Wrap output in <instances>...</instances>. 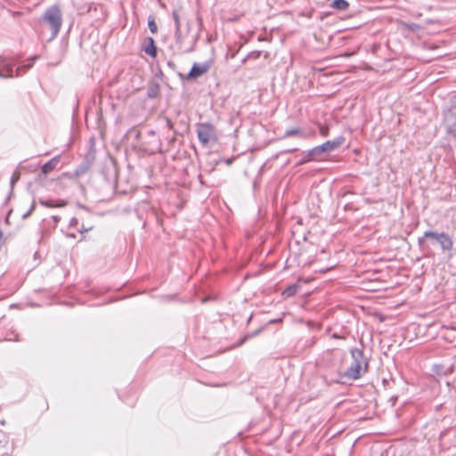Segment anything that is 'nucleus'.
<instances>
[{
	"mask_svg": "<svg viewBox=\"0 0 456 456\" xmlns=\"http://www.w3.org/2000/svg\"><path fill=\"white\" fill-rule=\"evenodd\" d=\"M352 362L346 370L344 376L351 379H360L368 370V361L364 356L363 351L358 348H353L350 351Z\"/></svg>",
	"mask_w": 456,
	"mask_h": 456,
	"instance_id": "nucleus-1",
	"label": "nucleus"
},
{
	"mask_svg": "<svg viewBox=\"0 0 456 456\" xmlns=\"http://www.w3.org/2000/svg\"><path fill=\"white\" fill-rule=\"evenodd\" d=\"M345 137L340 135L336 137L334 140L327 141L322 145L316 146L309 150L306 153L305 158L301 159L299 164H303L310 160L315 159L317 157L321 156L324 152H330L337 150L345 142Z\"/></svg>",
	"mask_w": 456,
	"mask_h": 456,
	"instance_id": "nucleus-2",
	"label": "nucleus"
},
{
	"mask_svg": "<svg viewBox=\"0 0 456 456\" xmlns=\"http://www.w3.org/2000/svg\"><path fill=\"white\" fill-rule=\"evenodd\" d=\"M32 61L16 67L12 59L0 58V77H20L25 74L31 67Z\"/></svg>",
	"mask_w": 456,
	"mask_h": 456,
	"instance_id": "nucleus-3",
	"label": "nucleus"
},
{
	"mask_svg": "<svg viewBox=\"0 0 456 456\" xmlns=\"http://www.w3.org/2000/svg\"><path fill=\"white\" fill-rule=\"evenodd\" d=\"M43 20L50 27L52 38H55L62 25V13L59 6L53 5L45 10Z\"/></svg>",
	"mask_w": 456,
	"mask_h": 456,
	"instance_id": "nucleus-4",
	"label": "nucleus"
},
{
	"mask_svg": "<svg viewBox=\"0 0 456 456\" xmlns=\"http://www.w3.org/2000/svg\"><path fill=\"white\" fill-rule=\"evenodd\" d=\"M197 134L200 143L203 146H207L210 142H215L217 139L216 129L209 122L198 124Z\"/></svg>",
	"mask_w": 456,
	"mask_h": 456,
	"instance_id": "nucleus-5",
	"label": "nucleus"
},
{
	"mask_svg": "<svg viewBox=\"0 0 456 456\" xmlns=\"http://www.w3.org/2000/svg\"><path fill=\"white\" fill-rule=\"evenodd\" d=\"M293 136H297L304 140L313 139L316 136V132L313 128L305 129L300 126H297L287 129L284 132L282 138H289Z\"/></svg>",
	"mask_w": 456,
	"mask_h": 456,
	"instance_id": "nucleus-6",
	"label": "nucleus"
},
{
	"mask_svg": "<svg viewBox=\"0 0 456 456\" xmlns=\"http://www.w3.org/2000/svg\"><path fill=\"white\" fill-rule=\"evenodd\" d=\"M444 123L446 132L456 137V106L450 108L444 112Z\"/></svg>",
	"mask_w": 456,
	"mask_h": 456,
	"instance_id": "nucleus-7",
	"label": "nucleus"
},
{
	"mask_svg": "<svg viewBox=\"0 0 456 456\" xmlns=\"http://www.w3.org/2000/svg\"><path fill=\"white\" fill-rule=\"evenodd\" d=\"M213 61H207L202 63H194L187 75L188 79H196L207 73L212 67Z\"/></svg>",
	"mask_w": 456,
	"mask_h": 456,
	"instance_id": "nucleus-8",
	"label": "nucleus"
},
{
	"mask_svg": "<svg viewBox=\"0 0 456 456\" xmlns=\"http://www.w3.org/2000/svg\"><path fill=\"white\" fill-rule=\"evenodd\" d=\"M172 17L175 21V37L177 44H181L183 40L182 33H181V22L178 10H174L172 12Z\"/></svg>",
	"mask_w": 456,
	"mask_h": 456,
	"instance_id": "nucleus-9",
	"label": "nucleus"
},
{
	"mask_svg": "<svg viewBox=\"0 0 456 456\" xmlns=\"http://www.w3.org/2000/svg\"><path fill=\"white\" fill-rule=\"evenodd\" d=\"M441 248L444 250H452L453 248V241L452 238L444 232L440 233L439 240H437Z\"/></svg>",
	"mask_w": 456,
	"mask_h": 456,
	"instance_id": "nucleus-10",
	"label": "nucleus"
},
{
	"mask_svg": "<svg viewBox=\"0 0 456 456\" xmlns=\"http://www.w3.org/2000/svg\"><path fill=\"white\" fill-rule=\"evenodd\" d=\"M142 50L147 53L148 55L151 57H156L157 55V47L155 45L154 39L151 37H147L145 39V45L142 47Z\"/></svg>",
	"mask_w": 456,
	"mask_h": 456,
	"instance_id": "nucleus-11",
	"label": "nucleus"
},
{
	"mask_svg": "<svg viewBox=\"0 0 456 456\" xmlns=\"http://www.w3.org/2000/svg\"><path fill=\"white\" fill-rule=\"evenodd\" d=\"M59 162H60V157L53 158L52 159H50L48 162H46L45 164H44L42 166V168H41L42 173L45 175L51 173L53 169H55V167H57Z\"/></svg>",
	"mask_w": 456,
	"mask_h": 456,
	"instance_id": "nucleus-12",
	"label": "nucleus"
},
{
	"mask_svg": "<svg viewBox=\"0 0 456 456\" xmlns=\"http://www.w3.org/2000/svg\"><path fill=\"white\" fill-rule=\"evenodd\" d=\"M330 6L339 11H345L348 8L349 4L346 0H334Z\"/></svg>",
	"mask_w": 456,
	"mask_h": 456,
	"instance_id": "nucleus-13",
	"label": "nucleus"
},
{
	"mask_svg": "<svg viewBox=\"0 0 456 456\" xmlns=\"http://www.w3.org/2000/svg\"><path fill=\"white\" fill-rule=\"evenodd\" d=\"M297 285H290L283 291V295L286 297H292L297 292Z\"/></svg>",
	"mask_w": 456,
	"mask_h": 456,
	"instance_id": "nucleus-14",
	"label": "nucleus"
},
{
	"mask_svg": "<svg viewBox=\"0 0 456 456\" xmlns=\"http://www.w3.org/2000/svg\"><path fill=\"white\" fill-rule=\"evenodd\" d=\"M148 27L152 34H156L158 32V26L152 17H150L148 20Z\"/></svg>",
	"mask_w": 456,
	"mask_h": 456,
	"instance_id": "nucleus-15",
	"label": "nucleus"
},
{
	"mask_svg": "<svg viewBox=\"0 0 456 456\" xmlns=\"http://www.w3.org/2000/svg\"><path fill=\"white\" fill-rule=\"evenodd\" d=\"M262 54V52L261 51H252L251 53H249L247 57L242 61V62H246L248 60H250V59H258Z\"/></svg>",
	"mask_w": 456,
	"mask_h": 456,
	"instance_id": "nucleus-16",
	"label": "nucleus"
},
{
	"mask_svg": "<svg viewBox=\"0 0 456 456\" xmlns=\"http://www.w3.org/2000/svg\"><path fill=\"white\" fill-rule=\"evenodd\" d=\"M40 203L45 207L53 208V207H61L64 206L65 203L62 202L61 204H53L52 200H40Z\"/></svg>",
	"mask_w": 456,
	"mask_h": 456,
	"instance_id": "nucleus-17",
	"label": "nucleus"
},
{
	"mask_svg": "<svg viewBox=\"0 0 456 456\" xmlns=\"http://www.w3.org/2000/svg\"><path fill=\"white\" fill-rule=\"evenodd\" d=\"M439 235H440V233H437V232H432V231H427L424 233V238H433V239H436L437 240H439Z\"/></svg>",
	"mask_w": 456,
	"mask_h": 456,
	"instance_id": "nucleus-18",
	"label": "nucleus"
},
{
	"mask_svg": "<svg viewBox=\"0 0 456 456\" xmlns=\"http://www.w3.org/2000/svg\"><path fill=\"white\" fill-rule=\"evenodd\" d=\"M319 131H320V134L323 137H326L328 136L329 134V127L327 126H322L321 125L320 127H319Z\"/></svg>",
	"mask_w": 456,
	"mask_h": 456,
	"instance_id": "nucleus-19",
	"label": "nucleus"
},
{
	"mask_svg": "<svg viewBox=\"0 0 456 456\" xmlns=\"http://www.w3.org/2000/svg\"><path fill=\"white\" fill-rule=\"evenodd\" d=\"M34 208H35V203H33V204L31 205L30 209H29L26 214H24V216H24V217L28 216L32 213V211L34 210Z\"/></svg>",
	"mask_w": 456,
	"mask_h": 456,
	"instance_id": "nucleus-20",
	"label": "nucleus"
},
{
	"mask_svg": "<svg viewBox=\"0 0 456 456\" xmlns=\"http://www.w3.org/2000/svg\"><path fill=\"white\" fill-rule=\"evenodd\" d=\"M18 179L19 175L14 174L12 177V183H14Z\"/></svg>",
	"mask_w": 456,
	"mask_h": 456,
	"instance_id": "nucleus-21",
	"label": "nucleus"
},
{
	"mask_svg": "<svg viewBox=\"0 0 456 456\" xmlns=\"http://www.w3.org/2000/svg\"><path fill=\"white\" fill-rule=\"evenodd\" d=\"M91 229H92L91 227H89V228L82 227V228L80 229V232H81V233H83V232H87V231H89V230H91Z\"/></svg>",
	"mask_w": 456,
	"mask_h": 456,
	"instance_id": "nucleus-22",
	"label": "nucleus"
},
{
	"mask_svg": "<svg viewBox=\"0 0 456 456\" xmlns=\"http://www.w3.org/2000/svg\"><path fill=\"white\" fill-rule=\"evenodd\" d=\"M77 220L76 218H72L70 221V225H75V224H77Z\"/></svg>",
	"mask_w": 456,
	"mask_h": 456,
	"instance_id": "nucleus-23",
	"label": "nucleus"
},
{
	"mask_svg": "<svg viewBox=\"0 0 456 456\" xmlns=\"http://www.w3.org/2000/svg\"><path fill=\"white\" fill-rule=\"evenodd\" d=\"M296 151H297V149H289V150L285 151V152L286 153H292V152H294Z\"/></svg>",
	"mask_w": 456,
	"mask_h": 456,
	"instance_id": "nucleus-24",
	"label": "nucleus"
},
{
	"mask_svg": "<svg viewBox=\"0 0 456 456\" xmlns=\"http://www.w3.org/2000/svg\"><path fill=\"white\" fill-rule=\"evenodd\" d=\"M53 219H54V222L55 223H58L59 222V218L57 216H53Z\"/></svg>",
	"mask_w": 456,
	"mask_h": 456,
	"instance_id": "nucleus-25",
	"label": "nucleus"
},
{
	"mask_svg": "<svg viewBox=\"0 0 456 456\" xmlns=\"http://www.w3.org/2000/svg\"><path fill=\"white\" fill-rule=\"evenodd\" d=\"M281 319H278V320H273V321H271L270 322H281Z\"/></svg>",
	"mask_w": 456,
	"mask_h": 456,
	"instance_id": "nucleus-26",
	"label": "nucleus"
},
{
	"mask_svg": "<svg viewBox=\"0 0 456 456\" xmlns=\"http://www.w3.org/2000/svg\"><path fill=\"white\" fill-rule=\"evenodd\" d=\"M3 235H4V233H3V232L0 230V240L2 239Z\"/></svg>",
	"mask_w": 456,
	"mask_h": 456,
	"instance_id": "nucleus-27",
	"label": "nucleus"
},
{
	"mask_svg": "<svg viewBox=\"0 0 456 456\" xmlns=\"http://www.w3.org/2000/svg\"><path fill=\"white\" fill-rule=\"evenodd\" d=\"M268 55H269V53H265V58H267V57H268Z\"/></svg>",
	"mask_w": 456,
	"mask_h": 456,
	"instance_id": "nucleus-28",
	"label": "nucleus"
}]
</instances>
